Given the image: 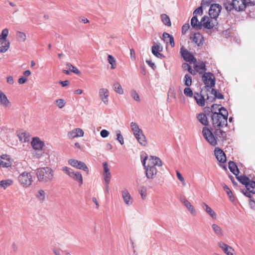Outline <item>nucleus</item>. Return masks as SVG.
<instances>
[{"label": "nucleus", "instance_id": "nucleus-1", "mask_svg": "<svg viewBox=\"0 0 255 255\" xmlns=\"http://www.w3.org/2000/svg\"><path fill=\"white\" fill-rule=\"evenodd\" d=\"M224 128H212L211 131L209 128L204 127L202 129V134L205 139L212 145L217 144V140H224L226 139L227 133L223 130Z\"/></svg>", "mask_w": 255, "mask_h": 255}, {"label": "nucleus", "instance_id": "nucleus-2", "mask_svg": "<svg viewBox=\"0 0 255 255\" xmlns=\"http://www.w3.org/2000/svg\"><path fill=\"white\" fill-rule=\"evenodd\" d=\"M218 111V113L214 112L211 116L212 127L224 128L228 125V112L224 107L219 108Z\"/></svg>", "mask_w": 255, "mask_h": 255}, {"label": "nucleus", "instance_id": "nucleus-3", "mask_svg": "<svg viewBox=\"0 0 255 255\" xmlns=\"http://www.w3.org/2000/svg\"><path fill=\"white\" fill-rule=\"evenodd\" d=\"M238 180L243 184L245 185L246 191L243 192L244 194L247 197L251 198V202L255 204V182L251 181L250 179L245 175H240L237 177Z\"/></svg>", "mask_w": 255, "mask_h": 255}, {"label": "nucleus", "instance_id": "nucleus-4", "mask_svg": "<svg viewBox=\"0 0 255 255\" xmlns=\"http://www.w3.org/2000/svg\"><path fill=\"white\" fill-rule=\"evenodd\" d=\"M36 175L40 182H50L54 179V170L48 167L40 168L37 169Z\"/></svg>", "mask_w": 255, "mask_h": 255}, {"label": "nucleus", "instance_id": "nucleus-5", "mask_svg": "<svg viewBox=\"0 0 255 255\" xmlns=\"http://www.w3.org/2000/svg\"><path fill=\"white\" fill-rule=\"evenodd\" d=\"M248 5L246 0H232L224 2V6L228 11L235 9L237 11L244 10Z\"/></svg>", "mask_w": 255, "mask_h": 255}, {"label": "nucleus", "instance_id": "nucleus-6", "mask_svg": "<svg viewBox=\"0 0 255 255\" xmlns=\"http://www.w3.org/2000/svg\"><path fill=\"white\" fill-rule=\"evenodd\" d=\"M130 127L134 136L138 143L142 146H145L147 144L145 136L138 125L135 122H131L130 124Z\"/></svg>", "mask_w": 255, "mask_h": 255}, {"label": "nucleus", "instance_id": "nucleus-7", "mask_svg": "<svg viewBox=\"0 0 255 255\" xmlns=\"http://www.w3.org/2000/svg\"><path fill=\"white\" fill-rule=\"evenodd\" d=\"M18 180L20 185L23 187L30 186L32 182V176L27 172H24L20 174L18 177Z\"/></svg>", "mask_w": 255, "mask_h": 255}, {"label": "nucleus", "instance_id": "nucleus-8", "mask_svg": "<svg viewBox=\"0 0 255 255\" xmlns=\"http://www.w3.org/2000/svg\"><path fill=\"white\" fill-rule=\"evenodd\" d=\"M202 80L206 88H211L215 86L216 79L210 72H205L202 76Z\"/></svg>", "mask_w": 255, "mask_h": 255}, {"label": "nucleus", "instance_id": "nucleus-9", "mask_svg": "<svg viewBox=\"0 0 255 255\" xmlns=\"http://www.w3.org/2000/svg\"><path fill=\"white\" fill-rule=\"evenodd\" d=\"M68 163L72 167L78 169L84 170L87 173L89 172V169L87 165L82 161H79L75 159H70L68 160Z\"/></svg>", "mask_w": 255, "mask_h": 255}, {"label": "nucleus", "instance_id": "nucleus-10", "mask_svg": "<svg viewBox=\"0 0 255 255\" xmlns=\"http://www.w3.org/2000/svg\"><path fill=\"white\" fill-rule=\"evenodd\" d=\"M202 27L203 26L208 29H211L217 24V20L213 18L204 16L202 18Z\"/></svg>", "mask_w": 255, "mask_h": 255}, {"label": "nucleus", "instance_id": "nucleus-11", "mask_svg": "<svg viewBox=\"0 0 255 255\" xmlns=\"http://www.w3.org/2000/svg\"><path fill=\"white\" fill-rule=\"evenodd\" d=\"M221 6L219 4H212L209 10V14L211 18L216 19L221 10Z\"/></svg>", "mask_w": 255, "mask_h": 255}, {"label": "nucleus", "instance_id": "nucleus-12", "mask_svg": "<svg viewBox=\"0 0 255 255\" xmlns=\"http://www.w3.org/2000/svg\"><path fill=\"white\" fill-rule=\"evenodd\" d=\"M98 95L102 102L105 105L109 104V91L108 89L101 88L99 90Z\"/></svg>", "mask_w": 255, "mask_h": 255}, {"label": "nucleus", "instance_id": "nucleus-13", "mask_svg": "<svg viewBox=\"0 0 255 255\" xmlns=\"http://www.w3.org/2000/svg\"><path fill=\"white\" fill-rule=\"evenodd\" d=\"M145 170L146 177L148 179H153L157 172L156 167L154 165H150L149 163L147 165V167H146Z\"/></svg>", "mask_w": 255, "mask_h": 255}, {"label": "nucleus", "instance_id": "nucleus-14", "mask_svg": "<svg viewBox=\"0 0 255 255\" xmlns=\"http://www.w3.org/2000/svg\"><path fill=\"white\" fill-rule=\"evenodd\" d=\"M122 196L124 202L126 206H130L132 204L133 199L127 189L122 191Z\"/></svg>", "mask_w": 255, "mask_h": 255}, {"label": "nucleus", "instance_id": "nucleus-15", "mask_svg": "<svg viewBox=\"0 0 255 255\" xmlns=\"http://www.w3.org/2000/svg\"><path fill=\"white\" fill-rule=\"evenodd\" d=\"M181 54L182 57L186 61L189 62L191 63H194L196 62V59L191 53L189 52L186 49H182L181 48Z\"/></svg>", "mask_w": 255, "mask_h": 255}, {"label": "nucleus", "instance_id": "nucleus-16", "mask_svg": "<svg viewBox=\"0 0 255 255\" xmlns=\"http://www.w3.org/2000/svg\"><path fill=\"white\" fill-rule=\"evenodd\" d=\"M67 135L70 139H73L78 137H82L84 135V131L81 128H76L70 131H69Z\"/></svg>", "mask_w": 255, "mask_h": 255}, {"label": "nucleus", "instance_id": "nucleus-17", "mask_svg": "<svg viewBox=\"0 0 255 255\" xmlns=\"http://www.w3.org/2000/svg\"><path fill=\"white\" fill-rule=\"evenodd\" d=\"M215 155L217 159L221 163H225L226 161V157L224 151L219 148L215 149Z\"/></svg>", "mask_w": 255, "mask_h": 255}, {"label": "nucleus", "instance_id": "nucleus-18", "mask_svg": "<svg viewBox=\"0 0 255 255\" xmlns=\"http://www.w3.org/2000/svg\"><path fill=\"white\" fill-rule=\"evenodd\" d=\"M180 201L192 215H196V212L194 207L186 198L181 199Z\"/></svg>", "mask_w": 255, "mask_h": 255}, {"label": "nucleus", "instance_id": "nucleus-19", "mask_svg": "<svg viewBox=\"0 0 255 255\" xmlns=\"http://www.w3.org/2000/svg\"><path fill=\"white\" fill-rule=\"evenodd\" d=\"M31 145L35 150H41L44 145V143L38 137H33L31 142Z\"/></svg>", "mask_w": 255, "mask_h": 255}, {"label": "nucleus", "instance_id": "nucleus-20", "mask_svg": "<svg viewBox=\"0 0 255 255\" xmlns=\"http://www.w3.org/2000/svg\"><path fill=\"white\" fill-rule=\"evenodd\" d=\"M162 50V47L160 45V44L155 43L152 47V53L154 55L158 58H162L163 57V54L159 53V51H161Z\"/></svg>", "mask_w": 255, "mask_h": 255}, {"label": "nucleus", "instance_id": "nucleus-21", "mask_svg": "<svg viewBox=\"0 0 255 255\" xmlns=\"http://www.w3.org/2000/svg\"><path fill=\"white\" fill-rule=\"evenodd\" d=\"M203 36L199 33H195L193 36H190V39L198 46L203 44Z\"/></svg>", "mask_w": 255, "mask_h": 255}, {"label": "nucleus", "instance_id": "nucleus-22", "mask_svg": "<svg viewBox=\"0 0 255 255\" xmlns=\"http://www.w3.org/2000/svg\"><path fill=\"white\" fill-rule=\"evenodd\" d=\"M202 209L213 219H216L217 214L206 203H203L202 205Z\"/></svg>", "mask_w": 255, "mask_h": 255}, {"label": "nucleus", "instance_id": "nucleus-23", "mask_svg": "<svg viewBox=\"0 0 255 255\" xmlns=\"http://www.w3.org/2000/svg\"><path fill=\"white\" fill-rule=\"evenodd\" d=\"M162 39L167 44L170 43L172 47H174L175 43L174 37L172 35H170L167 32H163L162 34Z\"/></svg>", "mask_w": 255, "mask_h": 255}, {"label": "nucleus", "instance_id": "nucleus-24", "mask_svg": "<svg viewBox=\"0 0 255 255\" xmlns=\"http://www.w3.org/2000/svg\"><path fill=\"white\" fill-rule=\"evenodd\" d=\"M219 245L227 255H233L234 250L231 247L222 242L220 243Z\"/></svg>", "mask_w": 255, "mask_h": 255}, {"label": "nucleus", "instance_id": "nucleus-25", "mask_svg": "<svg viewBox=\"0 0 255 255\" xmlns=\"http://www.w3.org/2000/svg\"><path fill=\"white\" fill-rule=\"evenodd\" d=\"M202 19L199 21L196 15L192 17L191 20V25L193 28L200 29L202 28Z\"/></svg>", "mask_w": 255, "mask_h": 255}, {"label": "nucleus", "instance_id": "nucleus-26", "mask_svg": "<svg viewBox=\"0 0 255 255\" xmlns=\"http://www.w3.org/2000/svg\"><path fill=\"white\" fill-rule=\"evenodd\" d=\"M149 163L151 165H156L161 166L162 165V161L160 159L156 156H150L148 158Z\"/></svg>", "mask_w": 255, "mask_h": 255}, {"label": "nucleus", "instance_id": "nucleus-27", "mask_svg": "<svg viewBox=\"0 0 255 255\" xmlns=\"http://www.w3.org/2000/svg\"><path fill=\"white\" fill-rule=\"evenodd\" d=\"M197 119L199 121V122L203 125L205 126H207L209 124V122L208 121L207 118L206 117V114L203 113H201L197 114L196 116Z\"/></svg>", "mask_w": 255, "mask_h": 255}, {"label": "nucleus", "instance_id": "nucleus-28", "mask_svg": "<svg viewBox=\"0 0 255 255\" xmlns=\"http://www.w3.org/2000/svg\"><path fill=\"white\" fill-rule=\"evenodd\" d=\"M19 140L22 142H26L29 140V134L23 130L20 131L18 134Z\"/></svg>", "mask_w": 255, "mask_h": 255}, {"label": "nucleus", "instance_id": "nucleus-29", "mask_svg": "<svg viewBox=\"0 0 255 255\" xmlns=\"http://www.w3.org/2000/svg\"><path fill=\"white\" fill-rule=\"evenodd\" d=\"M0 104L4 107H9L11 105L6 96L1 91H0Z\"/></svg>", "mask_w": 255, "mask_h": 255}, {"label": "nucleus", "instance_id": "nucleus-30", "mask_svg": "<svg viewBox=\"0 0 255 255\" xmlns=\"http://www.w3.org/2000/svg\"><path fill=\"white\" fill-rule=\"evenodd\" d=\"M9 47V42L6 39H0V52H6Z\"/></svg>", "mask_w": 255, "mask_h": 255}, {"label": "nucleus", "instance_id": "nucleus-31", "mask_svg": "<svg viewBox=\"0 0 255 255\" xmlns=\"http://www.w3.org/2000/svg\"><path fill=\"white\" fill-rule=\"evenodd\" d=\"M194 98L197 104L200 106H203L205 105L204 97L201 94L198 93H195L194 94Z\"/></svg>", "mask_w": 255, "mask_h": 255}, {"label": "nucleus", "instance_id": "nucleus-32", "mask_svg": "<svg viewBox=\"0 0 255 255\" xmlns=\"http://www.w3.org/2000/svg\"><path fill=\"white\" fill-rule=\"evenodd\" d=\"M70 178L75 181H77L80 185L83 184V177L80 172L74 171V173L72 174Z\"/></svg>", "mask_w": 255, "mask_h": 255}, {"label": "nucleus", "instance_id": "nucleus-33", "mask_svg": "<svg viewBox=\"0 0 255 255\" xmlns=\"http://www.w3.org/2000/svg\"><path fill=\"white\" fill-rule=\"evenodd\" d=\"M228 167L231 172L236 176H237L239 174V170L234 162L230 161L228 163Z\"/></svg>", "mask_w": 255, "mask_h": 255}, {"label": "nucleus", "instance_id": "nucleus-34", "mask_svg": "<svg viewBox=\"0 0 255 255\" xmlns=\"http://www.w3.org/2000/svg\"><path fill=\"white\" fill-rule=\"evenodd\" d=\"M212 228L215 234L218 237H221L224 235V232L222 228L216 224L212 225Z\"/></svg>", "mask_w": 255, "mask_h": 255}, {"label": "nucleus", "instance_id": "nucleus-35", "mask_svg": "<svg viewBox=\"0 0 255 255\" xmlns=\"http://www.w3.org/2000/svg\"><path fill=\"white\" fill-rule=\"evenodd\" d=\"M113 88L115 91L118 94L120 95H123L124 94V90L119 82H115L113 84Z\"/></svg>", "mask_w": 255, "mask_h": 255}, {"label": "nucleus", "instance_id": "nucleus-36", "mask_svg": "<svg viewBox=\"0 0 255 255\" xmlns=\"http://www.w3.org/2000/svg\"><path fill=\"white\" fill-rule=\"evenodd\" d=\"M162 22L166 26H170L171 25L169 17L166 14H162L160 15Z\"/></svg>", "mask_w": 255, "mask_h": 255}, {"label": "nucleus", "instance_id": "nucleus-37", "mask_svg": "<svg viewBox=\"0 0 255 255\" xmlns=\"http://www.w3.org/2000/svg\"><path fill=\"white\" fill-rule=\"evenodd\" d=\"M195 69L196 71L198 72L199 74H203V73H205V71L206 70L205 63H202L199 65H196L195 66Z\"/></svg>", "mask_w": 255, "mask_h": 255}, {"label": "nucleus", "instance_id": "nucleus-38", "mask_svg": "<svg viewBox=\"0 0 255 255\" xmlns=\"http://www.w3.org/2000/svg\"><path fill=\"white\" fill-rule=\"evenodd\" d=\"M183 82L187 87L190 86L192 83V77L189 74H186L183 78Z\"/></svg>", "mask_w": 255, "mask_h": 255}, {"label": "nucleus", "instance_id": "nucleus-39", "mask_svg": "<svg viewBox=\"0 0 255 255\" xmlns=\"http://www.w3.org/2000/svg\"><path fill=\"white\" fill-rule=\"evenodd\" d=\"M12 183V181L10 179L3 180L0 181V186L5 189L11 185Z\"/></svg>", "mask_w": 255, "mask_h": 255}, {"label": "nucleus", "instance_id": "nucleus-40", "mask_svg": "<svg viewBox=\"0 0 255 255\" xmlns=\"http://www.w3.org/2000/svg\"><path fill=\"white\" fill-rule=\"evenodd\" d=\"M139 193L141 196L142 199L145 200L147 196V188L144 186L140 187Z\"/></svg>", "mask_w": 255, "mask_h": 255}, {"label": "nucleus", "instance_id": "nucleus-41", "mask_svg": "<svg viewBox=\"0 0 255 255\" xmlns=\"http://www.w3.org/2000/svg\"><path fill=\"white\" fill-rule=\"evenodd\" d=\"M108 62L111 65V69H114L116 68L117 64L116 61L114 57L111 55H109L108 56Z\"/></svg>", "mask_w": 255, "mask_h": 255}, {"label": "nucleus", "instance_id": "nucleus-42", "mask_svg": "<svg viewBox=\"0 0 255 255\" xmlns=\"http://www.w3.org/2000/svg\"><path fill=\"white\" fill-rule=\"evenodd\" d=\"M36 198L40 201H43L45 199V193L43 190H40L38 191L36 195Z\"/></svg>", "mask_w": 255, "mask_h": 255}, {"label": "nucleus", "instance_id": "nucleus-43", "mask_svg": "<svg viewBox=\"0 0 255 255\" xmlns=\"http://www.w3.org/2000/svg\"><path fill=\"white\" fill-rule=\"evenodd\" d=\"M61 170L66 174H67L68 176H69V177H71L72 174L74 173V170L73 169L67 167V166H63L61 168Z\"/></svg>", "mask_w": 255, "mask_h": 255}, {"label": "nucleus", "instance_id": "nucleus-44", "mask_svg": "<svg viewBox=\"0 0 255 255\" xmlns=\"http://www.w3.org/2000/svg\"><path fill=\"white\" fill-rule=\"evenodd\" d=\"M211 94L213 95L216 98L219 99H224V96L219 91L212 88L211 90Z\"/></svg>", "mask_w": 255, "mask_h": 255}, {"label": "nucleus", "instance_id": "nucleus-45", "mask_svg": "<svg viewBox=\"0 0 255 255\" xmlns=\"http://www.w3.org/2000/svg\"><path fill=\"white\" fill-rule=\"evenodd\" d=\"M116 136H117V140L120 143L121 145H123L124 143V139L123 136L121 134V132L120 130H117L116 131Z\"/></svg>", "mask_w": 255, "mask_h": 255}, {"label": "nucleus", "instance_id": "nucleus-46", "mask_svg": "<svg viewBox=\"0 0 255 255\" xmlns=\"http://www.w3.org/2000/svg\"><path fill=\"white\" fill-rule=\"evenodd\" d=\"M130 95L135 101H136L137 102H140V98L139 95L135 90H132L130 91Z\"/></svg>", "mask_w": 255, "mask_h": 255}, {"label": "nucleus", "instance_id": "nucleus-47", "mask_svg": "<svg viewBox=\"0 0 255 255\" xmlns=\"http://www.w3.org/2000/svg\"><path fill=\"white\" fill-rule=\"evenodd\" d=\"M182 68L184 70H188L189 72L193 75H195L196 73L195 72L193 71L191 68V67L190 65L187 63H184L182 64Z\"/></svg>", "mask_w": 255, "mask_h": 255}, {"label": "nucleus", "instance_id": "nucleus-48", "mask_svg": "<svg viewBox=\"0 0 255 255\" xmlns=\"http://www.w3.org/2000/svg\"><path fill=\"white\" fill-rule=\"evenodd\" d=\"M17 39L22 42H24L26 39V35L21 32H18L16 34Z\"/></svg>", "mask_w": 255, "mask_h": 255}, {"label": "nucleus", "instance_id": "nucleus-49", "mask_svg": "<svg viewBox=\"0 0 255 255\" xmlns=\"http://www.w3.org/2000/svg\"><path fill=\"white\" fill-rule=\"evenodd\" d=\"M67 66L71 72L78 75H79L80 74V72L79 71V70L70 63H67Z\"/></svg>", "mask_w": 255, "mask_h": 255}, {"label": "nucleus", "instance_id": "nucleus-50", "mask_svg": "<svg viewBox=\"0 0 255 255\" xmlns=\"http://www.w3.org/2000/svg\"><path fill=\"white\" fill-rule=\"evenodd\" d=\"M184 94L189 97H192L193 95V91L190 88L187 87L184 89Z\"/></svg>", "mask_w": 255, "mask_h": 255}, {"label": "nucleus", "instance_id": "nucleus-51", "mask_svg": "<svg viewBox=\"0 0 255 255\" xmlns=\"http://www.w3.org/2000/svg\"><path fill=\"white\" fill-rule=\"evenodd\" d=\"M103 175L105 183L109 184L111 179V173H103Z\"/></svg>", "mask_w": 255, "mask_h": 255}, {"label": "nucleus", "instance_id": "nucleus-52", "mask_svg": "<svg viewBox=\"0 0 255 255\" xmlns=\"http://www.w3.org/2000/svg\"><path fill=\"white\" fill-rule=\"evenodd\" d=\"M56 105L60 109L63 108L65 105V101L63 99H58L55 101Z\"/></svg>", "mask_w": 255, "mask_h": 255}, {"label": "nucleus", "instance_id": "nucleus-53", "mask_svg": "<svg viewBox=\"0 0 255 255\" xmlns=\"http://www.w3.org/2000/svg\"><path fill=\"white\" fill-rule=\"evenodd\" d=\"M0 166L3 167H8L10 166L8 161H4L2 156L0 158Z\"/></svg>", "mask_w": 255, "mask_h": 255}, {"label": "nucleus", "instance_id": "nucleus-54", "mask_svg": "<svg viewBox=\"0 0 255 255\" xmlns=\"http://www.w3.org/2000/svg\"><path fill=\"white\" fill-rule=\"evenodd\" d=\"M224 189V190L226 191V192L227 193V195H228V196L229 197L230 199L231 200H232V192L231 191V190L230 189V188L225 184H224L223 186Z\"/></svg>", "mask_w": 255, "mask_h": 255}, {"label": "nucleus", "instance_id": "nucleus-55", "mask_svg": "<svg viewBox=\"0 0 255 255\" xmlns=\"http://www.w3.org/2000/svg\"><path fill=\"white\" fill-rule=\"evenodd\" d=\"M203 14V8L202 6L201 5L200 6L197 8L193 12V14L194 15H201Z\"/></svg>", "mask_w": 255, "mask_h": 255}, {"label": "nucleus", "instance_id": "nucleus-56", "mask_svg": "<svg viewBox=\"0 0 255 255\" xmlns=\"http://www.w3.org/2000/svg\"><path fill=\"white\" fill-rule=\"evenodd\" d=\"M8 34V30L7 28L3 29L1 34V38L0 39H6Z\"/></svg>", "mask_w": 255, "mask_h": 255}, {"label": "nucleus", "instance_id": "nucleus-57", "mask_svg": "<svg viewBox=\"0 0 255 255\" xmlns=\"http://www.w3.org/2000/svg\"><path fill=\"white\" fill-rule=\"evenodd\" d=\"M109 134V132L106 129H103L100 132V135L103 138L107 137Z\"/></svg>", "mask_w": 255, "mask_h": 255}, {"label": "nucleus", "instance_id": "nucleus-58", "mask_svg": "<svg viewBox=\"0 0 255 255\" xmlns=\"http://www.w3.org/2000/svg\"><path fill=\"white\" fill-rule=\"evenodd\" d=\"M104 172L103 173H110V169L108 167V164L107 162H103V163Z\"/></svg>", "mask_w": 255, "mask_h": 255}, {"label": "nucleus", "instance_id": "nucleus-59", "mask_svg": "<svg viewBox=\"0 0 255 255\" xmlns=\"http://www.w3.org/2000/svg\"><path fill=\"white\" fill-rule=\"evenodd\" d=\"M34 156L36 158H39L42 155V152L41 150H35L33 153Z\"/></svg>", "mask_w": 255, "mask_h": 255}, {"label": "nucleus", "instance_id": "nucleus-60", "mask_svg": "<svg viewBox=\"0 0 255 255\" xmlns=\"http://www.w3.org/2000/svg\"><path fill=\"white\" fill-rule=\"evenodd\" d=\"M190 25L189 24H185L182 27V33L183 34L185 33L189 29Z\"/></svg>", "mask_w": 255, "mask_h": 255}, {"label": "nucleus", "instance_id": "nucleus-61", "mask_svg": "<svg viewBox=\"0 0 255 255\" xmlns=\"http://www.w3.org/2000/svg\"><path fill=\"white\" fill-rule=\"evenodd\" d=\"M211 0H202L201 3V5L202 6L205 5L209 6V5L211 3Z\"/></svg>", "mask_w": 255, "mask_h": 255}, {"label": "nucleus", "instance_id": "nucleus-62", "mask_svg": "<svg viewBox=\"0 0 255 255\" xmlns=\"http://www.w3.org/2000/svg\"><path fill=\"white\" fill-rule=\"evenodd\" d=\"M6 82L10 85H12L14 83L13 77L11 76H9L6 78Z\"/></svg>", "mask_w": 255, "mask_h": 255}, {"label": "nucleus", "instance_id": "nucleus-63", "mask_svg": "<svg viewBox=\"0 0 255 255\" xmlns=\"http://www.w3.org/2000/svg\"><path fill=\"white\" fill-rule=\"evenodd\" d=\"M27 81V78L24 77H21V78H19L18 80V82L20 84H22L25 83Z\"/></svg>", "mask_w": 255, "mask_h": 255}, {"label": "nucleus", "instance_id": "nucleus-64", "mask_svg": "<svg viewBox=\"0 0 255 255\" xmlns=\"http://www.w3.org/2000/svg\"><path fill=\"white\" fill-rule=\"evenodd\" d=\"M176 175H177V177L178 179L180 181H183V179L184 178L183 177V176H182V175L181 174V173L179 171H176Z\"/></svg>", "mask_w": 255, "mask_h": 255}]
</instances>
